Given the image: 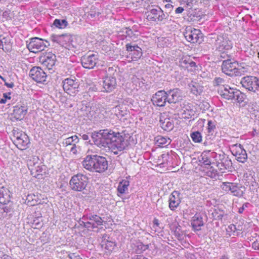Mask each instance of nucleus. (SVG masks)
<instances>
[{
	"label": "nucleus",
	"instance_id": "1",
	"mask_svg": "<svg viewBox=\"0 0 259 259\" xmlns=\"http://www.w3.org/2000/svg\"><path fill=\"white\" fill-rule=\"evenodd\" d=\"M93 142L100 148L108 147L115 154L123 150L129 144L125 135L111 129L101 130L92 133Z\"/></svg>",
	"mask_w": 259,
	"mask_h": 259
},
{
	"label": "nucleus",
	"instance_id": "2",
	"mask_svg": "<svg viewBox=\"0 0 259 259\" xmlns=\"http://www.w3.org/2000/svg\"><path fill=\"white\" fill-rule=\"evenodd\" d=\"M83 167L91 172L102 173L108 168V162L103 156L97 155H87L82 162Z\"/></svg>",
	"mask_w": 259,
	"mask_h": 259
},
{
	"label": "nucleus",
	"instance_id": "3",
	"mask_svg": "<svg viewBox=\"0 0 259 259\" xmlns=\"http://www.w3.org/2000/svg\"><path fill=\"white\" fill-rule=\"evenodd\" d=\"M210 38L212 40L214 39V45L216 49L221 53V57L225 58L226 53L231 50L232 48V41L229 39L227 34H222L218 35L215 37V35L210 34ZM213 42V40H212Z\"/></svg>",
	"mask_w": 259,
	"mask_h": 259
},
{
	"label": "nucleus",
	"instance_id": "4",
	"mask_svg": "<svg viewBox=\"0 0 259 259\" xmlns=\"http://www.w3.org/2000/svg\"><path fill=\"white\" fill-rule=\"evenodd\" d=\"M89 178L84 175L77 174L72 176L69 181L70 188L76 192H81L86 189Z\"/></svg>",
	"mask_w": 259,
	"mask_h": 259
},
{
	"label": "nucleus",
	"instance_id": "5",
	"mask_svg": "<svg viewBox=\"0 0 259 259\" xmlns=\"http://www.w3.org/2000/svg\"><path fill=\"white\" fill-rule=\"evenodd\" d=\"M103 222V221L100 217L92 214L83 215L79 220L80 225L89 230L97 228L99 226H102Z\"/></svg>",
	"mask_w": 259,
	"mask_h": 259
},
{
	"label": "nucleus",
	"instance_id": "6",
	"mask_svg": "<svg viewBox=\"0 0 259 259\" xmlns=\"http://www.w3.org/2000/svg\"><path fill=\"white\" fill-rule=\"evenodd\" d=\"M62 85L64 91L70 96H74L79 92V84L75 78H65L62 81Z\"/></svg>",
	"mask_w": 259,
	"mask_h": 259
},
{
	"label": "nucleus",
	"instance_id": "7",
	"mask_svg": "<svg viewBox=\"0 0 259 259\" xmlns=\"http://www.w3.org/2000/svg\"><path fill=\"white\" fill-rule=\"evenodd\" d=\"M48 45L47 41L38 37H33L27 41V48L31 52L34 53L43 51Z\"/></svg>",
	"mask_w": 259,
	"mask_h": 259
},
{
	"label": "nucleus",
	"instance_id": "8",
	"mask_svg": "<svg viewBox=\"0 0 259 259\" xmlns=\"http://www.w3.org/2000/svg\"><path fill=\"white\" fill-rule=\"evenodd\" d=\"M184 35L187 40L191 43H200L202 40V34L200 30L197 29L187 27Z\"/></svg>",
	"mask_w": 259,
	"mask_h": 259
},
{
	"label": "nucleus",
	"instance_id": "9",
	"mask_svg": "<svg viewBox=\"0 0 259 259\" xmlns=\"http://www.w3.org/2000/svg\"><path fill=\"white\" fill-rule=\"evenodd\" d=\"M125 48L128 53L127 58L129 59V62L138 61L142 56V49L137 45L128 43L125 45Z\"/></svg>",
	"mask_w": 259,
	"mask_h": 259
},
{
	"label": "nucleus",
	"instance_id": "10",
	"mask_svg": "<svg viewBox=\"0 0 259 259\" xmlns=\"http://www.w3.org/2000/svg\"><path fill=\"white\" fill-rule=\"evenodd\" d=\"M14 144L20 150H24L29 143V139L28 136L22 132H14Z\"/></svg>",
	"mask_w": 259,
	"mask_h": 259
},
{
	"label": "nucleus",
	"instance_id": "11",
	"mask_svg": "<svg viewBox=\"0 0 259 259\" xmlns=\"http://www.w3.org/2000/svg\"><path fill=\"white\" fill-rule=\"evenodd\" d=\"M232 154L236 157V160L244 163L247 159L246 151L241 144H234L230 147Z\"/></svg>",
	"mask_w": 259,
	"mask_h": 259
},
{
	"label": "nucleus",
	"instance_id": "12",
	"mask_svg": "<svg viewBox=\"0 0 259 259\" xmlns=\"http://www.w3.org/2000/svg\"><path fill=\"white\" fill-rule=\"evenodd\" d=\"M257 77L254 76H246L241 78V84L242 87L253 93L257 92Z\"/></svg>",
	"mask_w": 259,
	"mask_h": 259
},
{
	"label": "nucleus",
	"instance_id": "13",
	"mask_svg": "<svg viewBox=\"0 0 259 259\" xmlns=\"http://www.w3.org/2000/svg\"><path fill=\"white\" fill-rule=\"evenodd\" d=\"M29 76L38 83H44L47 77L45 71L39 67H33L30 70Z\"/></svg>",
	"mask_w": 259,
	"mask_h": 259
},
{
	"label": "nucleus",
	"instance_id": "14",
	"mask_svg": "<svg viewBox=\"0 0 259 259\" xmlns=\"http://www.w3.org/2000/svg\"><path fill=\"white\" fill-rule=\"evenodd\" d=\"M222 189L226 193L230 192L231 194L237 197H241L243 191L235 183L223 182L221 185Z\"/></svg>",
	"mask_w": 259,
	"mask_h": 259
},
{
	"label": "nucleus",
	"instance_id": "15",
	"mask_svg": "<svg viewBox=\"0 0 259 259\" xmlns=\"http://www.w3.org/2000/svg\"><path fill=\"white\" fill-rule=\"evenodd\" d=\"M79 142V139L76 135H74L66 138L62 142L63 146L68 147L69 150L72 153L76 154L77 153L79 147L76 145Z\"/></svg>",
	"mask_w": 259,
	"mask_h": 259
},
{
	"label": "nucleus",
	"instance_id": "16",
	"mask_svg": "<svg viewBox=\"0 0 259 259\" xmlns=\"http://www.w3.org/2000/svg\"><path fill=\"white\" fill-rule=\"evenodd\" d=\"M56 61V55L51 52L47 53L39 58V62L48 70L52 69L53 67L55 64Z\"/></svg>",
	"mask_w": 259,
	"mask_h": 259
},
{
	"label": "nucleus",
	"instance_id": "17",
	"mask_svg": "<svg viewBox=\"0 0 259 259\" xmlns=\"http://www.w3.org/2000/svg\"><path fill=\"white\" fill-rule=\"evenodd\" d=\"M152 101L154 105L159 107L165 106V103L168 102L167 92L164 91H159L157 92L152 99Z\"/></svg>",
	"mask_w": 259,
	"mask_h": 259
},
{
	"label": "nucleus",
	"instance_id": "18",
	"mask_svg": "<svg viewBox=\"0 0 259 259\" xmlns=\"http://www.w3.org/2000/svg\"><path fill=\"white\" fill-rule=\"evenodd\" d=\"M52 37L54 42H56L69 50L70 41L71 38V34L65 33L61 35H53Z\"/></svg>",
	"mask_w": 259,
	"mask_h": 259
},
{
	"label": "nucleus",
	"instance_id": "19",
	"mask_svg": "<svg viewBox=\"0 0 259 259\" xmlns=\"http://www.w3.org/2000/svg\"><path fill=\"white\" fill-rule=\"evenodd\" d=\"M238 64L235 62H233L231 59H227L223 62L222 70L223 72L228 75H233L236 72Z\"/></svg>",
	"mask_w": 259,
	"mask_h": 259
},
{
	"label": "nucleus",
	"instance_id": "20",
	"mask_svg": "<svg viewBox=\"0 0 259 259\" xmlns=\"http://www.w3.org/2000/svg\"><path fill=\"white\" fill-rule=\"evenodd\" d=\"M98 61V57L95 54L84 56L81 59L82 66L87 69L93 68L97 64Z\"/></svg>",
	"mask_w": 259,
	"mask_h": 259
},
{
	"label": "nucleus",
	"instance_id": "21",
	"mask_svg": "<svg viewBox=\"0 0 259 259\" xmlns=\"http://www.w3.org/2000/svg\"><path fill=\"white\" fill-rule=\"evenodd\" d=\"M116 85V80L115 77L112 76H107L103 81V91L110 93L115 89Z\"/></svg>",
	"mask_w": 259,
	"mask_h": 259
},
{
	"label": "nucleus",
	"instance_id": "22",
	"mask_svg": "<svg viewBox=\"0 0 259 259\" xmlns=\"http://www.w3.org/2000/svg\"><path fill=\"white\" fill-rule=\"evenodd\" d=\"M204 224L203 218L200 213H196L191 220V225L194 231L201 230Z\"/></svg>",
	"mask_w": 259,
	"mask_h": 259
},
{
	"label": "nucleus",
	"instance_id": "23",
	"mask_svg": "<svg viewBox=\"0 0 259 259\" xmlns=\"http://www.w3.org/2000/svg\"><path fill=\"white\" fill-rule=\"evenodd\" d=\"M167 92L168 103H176L182 99V92L179 89L170 90Z\"/></svg>",
	"mask_w": 259,
	"mask_h": 259
},
{
	"label": "nucleus",
	"instance_id": "24",
	"mask_svg": "<svg viewBox=\"0 0 259 259\" xmlns=\"http://www.w3.org/2000/svg\"><path fill=\"white\" fill-rule=\"evenodd\" d=\"M179 194L178 191H175L169 195V207L171 210H175L180 204Z\"/></svg>",
	"mask_w": 259,
	"mask_h": 259
},
{
	"label": "nucleus",
	"instance_id": "25",
	"mask_svg": "<svg viewBox=\"0 0 259 259\" xmlns=\"http://www.w3.org/2000/svg\"><path fill=\"white\" fill-rule=\"evenodd\" d=\"M237 91V89L231 88L229 86L227 85L225 87L223 90L219 91L220 95L224 98L227 100H233L234 99V96L235 91Z\"/></svg>",
	"mask_w": 259,
	"mask_h": 259
},
{
	"label": "nucleus",
	"instance_id": "26",
	"mask_svg": "<svg viewBox=\"0 0 259 259\" xmlns=\"http://www.w3.org/2000/svg\"><path fill=\"white\" fill-rule=\"evenodd\" d=\"M180 114L182 118L189 119L195 114V111L191 104H188L181 109Z\"/></svg>",
	"mask_w": 259,
	"mask_h": 259
},
{
	"label": "nucleus",
	"instance_id": "27",
	"mask_svg": "<svg viewBox=\"0 0 259 259\" xmlns=\"http://www.w3.org/2000/svg\"><path fill=\"white\" fill-rule=\"evenodd\" d=\"M215 153L210 151H204L199 157V161L205 165H210L211 163V158Z\"/></svg>",
	"mask_w": 259,
	"mask_h": 259
},
{
	"label": "nucleus",
	"instance_id": "28",
	"mask_svg": "<svg viewBox=\"0 0 259 259\" xmlns=\"http://www.w3.org/2000/svg\"><path fill=\"white\" fill-rule=\"evenodd\" d=\"M27 112V109L24 106H17L14 107V115L17 120L22 119Z\"/></svg>",
	"mask_w": 259,
	"mask_h": 259
},
{
	"label": "nucleus",
	"instance_id": "29",
	"mask_svg": "<svg viewBox=\"0 0 259 259\" xmlns=\"http://www.w3.org/2000/svg\"><path fill=\"white\" fill-rule=\"evenodd\" d=\"M220 157H222L220 159L221 162H218V166L222 170L227 169L232 166L231 160L228 157H226L224 154L220 155Z\"/></svg>",
	"mask_w": 259,
	"mask_h": 259
},
{
	"label": "nucleus",
	"instance_id": "30",
	"mask_svg": "<svg viewBox=\"0 0 259 259\" xmlns=\"http://www.w3.org/2000/svg\"><path fill=\"white\" fill-rule=\"evenodd\" d=\"M10 198V191L5 187H0V204L9 203Z\"/></svg>",
	"mask_w": 259,
	"mask_h": 259
},
{
	"label": "nucleus",
	"instance_id": "31",
	"mask_svg": "<svg viewBox=\"0 0 259 259\" xmlns=\"http://www.w3.org/2000/svg\"><path fill=\"white\" fill-rule=\"evenodd\" d=\"M9 203L0 204V219L7 218L11 214L12 207Z\"/></svg>",
	"mask_w": 259,
	"mask_h": 259
},
{
	"label": "nucleus",
	"instance_id": "32",
	"mask_svg": "<svg viewBox=\"0 0 259 259\" xmlns=\"http://www.w3.org/2000/svg\"><path fill=\"white\" fill-rule=\"evenodd\" d=\"M132 252L136 253H141L148 248V245H144L141 242L133 243L131 246Z\"/></svg>",
	"mask_w": 259,
	"mask_h": 259
},
{
	"label": "nucleus",
	"instance_id": "33",
	"mask_svg": "<svg viewBox=\"0 0 259 259\" xmlns=\"http://www.w3.org/2000/svg\"><path fill=\"white\" fill-rule=\"evenodd\" d=\"M189 87L191 92L196 96L200 95L203 89V87L202 85L193 81H192L191 83L189 84Z\"/></svg>",
	"mask_w": 259,
	"mask_h": 259
},
{
	"label": "nucleus",
	"instance_id": "34",
	"mask_svg": "<svg viewBox=\"0 0 259 259\" xmlns=\"http://www.w3.org/2000/svg\"><path fill=\"white\" fill-rule=\"evenodd\" d=\"M155 141L157 145L161 147L167 146L171 141L169 138L160 135L156 137Z\"/></svg>",
	"mask_w": 259,
	"mask_h": 259
},
{
	"label": "nucleus",
	"instance_id": "35",
	"mask_svg": "<svg viewBox=\"0 0 259 259\" xmlns=\"http://www.w3.org/2000/svg\"><path fill=\"white\" fill-rule=\"evenodd\" d=\"M83 43L80 36L76 35L71 34V38L70 41L69 50L72 48H77L78 46L81 45Z\"/></svg>",
	"mask_w": 259,
	"mask_h": 259
},
{
	"label": "nucleus",
	"instance_id": "36",
	"mask_svg": "<svg viewBox=\"0 0 259 259\" xmlns=\"http://www.w3.org/2000/svg\"><path fill=\"white\" fill-rule=\"evenodd\" d=\"M253 172L250 170H248L244 173L243 180L246 186L254 182L255 180L253 177Z\"/></svg>",
	"mask_w": 259,
	"mask_h": 259
},
{
	"label": "nucleus",
	"instance_id": "37",
	"mask_svg": "<svg viewBox=\"0 0 259 259\" xmlns=\"http://www.w3.org/2000/svg\"><path fill=\"white\" fill-rule=\"evenodd\" d=\"M130 185V182L127 180H122L119 182L118 187L117 191L120 194H124L128 190V187Z\"/></svg>",
	"mask_w": 259,
	"mask_h": 259
},
{
	"label": "nucleus",
	"instance_id": "38",
	"mask_svg": "<svg viewBox=\"0 0 259 259\" xmlns=\"http://www.w3.org/2000/svg\"><path fill=\"white\" fill-rule=\"evenodd\" d=\"M160 126L164 131H169L173 129L174 124L170 119L166 118L163 121L160 120Z\"/></svg>",
	"mask_w": 259,
	"mask_h": 259
},
{
	"label": "nucleus",
	"instance_id": "39",
	"mask_svg": "<svg viewBox=\"0 0 259 259\" xmlns=\"http://www.w3.org/2000/svg\"><path fill=\"white\" fill-rule=\"evenodd\" d=\"M68 24V22L65 19H56L54 21L53 25L59 29H64L66 28Z\"/></svg>",
	"mask_w": 259,
	"mask_h": 259
},
{
	"label": "nucleus",
	"instance_id": "40",
	"mask_svg": "<svg viewBox=\"0 0 259 259\" xmlns=\"http://www.w3.org/2000/svg\"><path fill=\"white\" fill-rule=\"evenodd\" d=\"M102 246L108 252H111L114 249L115 243L114 242L112 241L104 240L102 241Z\"/></svg>",
	"mask_w": 259,
	"mask_h": 259
},
{
	"label": "nucleus",
	"instance_id": "41",
	"mask_svg": "<svg viewBox=\"0 0 259 259\" xmlns=\"http://www.w3.org/2000/svg\"><path fill=\"white\" fill-rule=\"evenodd\" d=\"M235 93L233 100L239 103L243 102L246 97L245 95L238 90Z\"/></svg>",
	"mask_w": 259,
	"mask_h": 259
},
{
	"label": "nucleus",
	"instance_id": "42",
	"mask_svg": "<svg viewBox=\"0 0 259 259\" xmlns=\"http://www.w3.org/2000/svg\"><path fill=\"white\" fill-rule=\"evenodd\" d=\"M191 138L195 143H200L202 141V136L200 132L197 131L191 134Z\"/></svg>",
	"mask_w": 259,
	"mask_h": 259
},
{
	"label": "nucleus",
	"instance_id": "43",
	"mask_svg": "<svg viewBox=\"0 0 259 259\" xmlns=\"http://www.w3.org/2000/svg\"><path fill=\"white\" fill-rule=\"evenodd\" d=\"M10 44V39L9 37L0 36V48L4 50V47L7 50V47L9 46Z\"/></svg>",
	"mask_w": 259,
	"mask_h": 259
},
{
	"label": "nucleus",
	"instance_id": "44",
	"mask_svg": "<svg viewBox=\"0 0 259 259\" xmlns=\"http://www.w3.org/2000/svg\"><path fill=\"white\" fill-rule=\"evenodd\" d=\"M163 15V13L161 8L158 7H156L155 8H153L150 10V14L148 15V16L149 15L162 16Z\"/></svg>",
	"mask_w": 259,
	"mask_h": 259
},
{
	"label": "nucleus",
	"instance_id": "45",
	"mask_svg": "<svg viewBox=\"0 0 259 259\" xmlns=\"http://www.w3.org/2000/svg\"><path fill=\"white\" fill-rule=\"evenodd\" d=\"M191 61L188 57H182L179 61L180 66L183 68L186 69Z\"/></svg>",
	"mask_w": 259,
	"mask_h": 259
},
{
	"label": "nucleus",
	"instance_id": "46",
	"mask_svg": "<svg viewBox=\"0 0 259 259\" xmlns=\"http://www.w3.org/2000/svg\"><path fill=\"white\" fill-rule=\"evenodd\" d=\"M207 125V130L208 133L213 134L216 128L215 121H213L211 120H209L208 121Z\"/></svg>",
	"mask_w": 259,
	"mask_h": 259
},
{
	"label": "nucleus",
	"instance_id": "47",
	"mask_svg": "<svg viewBox=\"0 0 259 259\" xmlns=\"http://www.w3.org/2000/svg\"><path fill=\"white\" fill-rule=\"evenodd\" d=\"M28 165L30 166L31 167L29 168L31 171H35L36 172L38 173V175H39L40 173L42 172V167L41 166L37 165L35 166V164H33L32 166L31 165V161L30 160L28 163Z\"/></svg>",
	"mask_w": 259,
	"mask_h": 259
},
{
	"label": "nucleus",
	"instance_id": "48",
	"mask_svg": "<svg viewBox=\"0 0 259 259\" xmlns=\"http://www.w3.org/2000/svg\"><path fill=\"white\" fill-rule=\"evenodd\" d=\"M236 231V226L234 224L229 225L226 228L227 234L229 236H231Z\"/></svg>",
	"mask_w": 259,
	"mask_h": 259
},
{
	"label": "nucleus",
	"instance_id": "49",
	"mask_svg": "<svg viewBox=\"0 0 259 259\" xmlns=\"http://www.w3.org/2000/svg\"><path fill=\"white\" fill-rule=\"evenodd\" d=\"M33 197H35V195H28L27 197V200L28 201V204L30 205H35L37 204V200L33 198Z\"/></svg>",
	"mask_w": 259,
	"mask_h": 259
},
{
	"label": "nucleus",
	"instance_id": "50",
	"mask_svg": "<svg viewBox=\"0 0 259 259\" xmlns=\"http://www.w3.org/2000/svg\"><path fill=\"white\" fill-rule=\"evenodd\" d=\"M197 66L196 64V63L191 61L190 63L189 64L188 67H187V69L189 71L193 72L195 71L197 69Z\"/></svg>",
	"mask_w": 259,
	"mask_h": 259
},
{
	"label": "nucleus",
	"instance_id": "51",
	"mask_svg": "<svg viewBox=\"0 0 259 259\" xmlns=\"http://www.w3.org/2000/svg\"><path fill=\"white\" fill-rule=\"evenodd\" d=\"M10 95L11 93L3 94V98L0 100V104H5L7 100H10L11 98Z\"/></svg>",
	"mask_w": 259,
	"mask_h": 259
},
{
	"label": "nucleus",
	"instance_id": "52",
	"mask_svg": "<svg viewBox=\"0 0 259 259\" xmlns=\"http://www.w3.org/2000/svg\"><path fill=\"white\" fill-rule=\"evenodd\" d=\"M224 82V80L221 77H215L213 80L214 85H220Z\"/></svg>",
	"mask_w": 259,
	"mask_h": 259
},
{
	"label": "nucleus",
	"instance_id": "53",
	"mask_svg": "<svg viewBox=\"0 0 259 259\" xmlns=\"http://www.w3.org/2000/svg\"><path fill=\"white\" fill-rule=\"evenodd\" d=\"M206 174L207 176L211 178H214L217 175V170L213 169L212 170H209L207 171Z\"/></svg>",
	"mask_w": 259,
	"mask_h": 259
},
{
	"label": "nucleus",
	"instance_id": "54",
	"mask_svg": "<svg viewBox=\"0 0 259 259\" xmlns=\"http://www.w3.org/2000/svg\"><path fill=\"white\" fill-rule=\"evenodd\" d=\"M249 205H250V204L248 202H246V203H244L241 207L239 208L238 212L239 213H242L243 212V211H244V210L246 208H247L249 206Z\"/></svg>",
	"mask_w": 259,
	"mask_h": 259
},
{
	"label": "nucleus",
	"instance_id": "55",
	"mask_svg": "<svg viewBox=\"0 0 259 259\" xmlns=\"http://www.w3.org/2000/svg\"><path fill=\"white\" fill-rule=\"evenodd\" d=\"M252 247L254 249L259 250V237L252 243Z\"/></svg>",
	"mask_w": 259,
	"mask_h": 259
},
{
	"label": "nucleus",
	"instance_id": "56",
	"mask_svg": "<svg viewBox=\"0 0 259 259\" xmlns=\"http://www.w3.org/2000/svg\"><path fill=\"white\" fill-rule=\"evenodd\" d=\"M205 119L200 118L197 121V126H198L200 128H202L204 126L205 123Z\"/></svg>",
	"mask_w": 259,
	"mask_h": 259
},
{
	"label": "nucleus",
	"instance_id": "57",
	"mask_svg": "<svg viewBox=\"0 0 259 259\" xmlns=\"http://www.w3.org/2000/svg\"><path fill=\"white\" fill-rule=\"evenodd\" d=\"M11 256L0 250V259H7Z\"/></svg>",
	"mask_w": 259,
	"mask_h": 259
},
{
	"label": "nucleus",
	"instance_id": "58",
	"mask_svg": "<svg viewBox=\"0 0 259 259\" xmlns=\"http://www.w3.org/2000/svg\"><path fill=\"white\" fill-rule=\"evenodd\" d=\"M70 259H81L79 255H76L75 253H70L68 255Z\"/></svg>",
	"mask_w": 259,
	"mask_h": 259
},
{
	"label": "nucleus",
	"instance_id": "59",
	"mask_svg": "<svg viewBox=\"0 0 259 259\" xmlns=\"http://www.w3.org/2000/svg\"><path fill=\"white\" fill-rule=\"evenodd\" d=\"M183 1L188 6L191 7L193 5V0H183Z\"/></svg>",
	"mask_w": 259,
	"mask_h": 259
},
{
	"label": "nucleus",
	"instance_id": "60",
	"mask_svg": "<svg viewBox=\"0 0 259 259\" xmlns=\"http://www.w3.org/2000/svg\"><path fill=\"white\" fill-rule=\"evenodd\" d=\"M132 259H148L143 255H135Z\"/></svg>",
	"mask_w": 259,
	"mask_h": 259
},
{
	"label": "nucleus",
	"instance_id": "61",
	"mask_svg": "<svg viewBox=\"0 0 259 259\" xmlns=\"http://www.w3.org/2000/svg\"><path fill=\"white\" fill-rule=\"evenodd\" d=\"M5 85L9 88H13L14 87V84L13 82H8L5 81Z\"/></svg>",
	"mask_w": 259,
	"mask_h": 259
},
{
	"label": "nucleus",
	"instance_id": "62",
	"mask_svg": "<svg viewBox=\"0 0 259 259\" xmlns=\"http://www.w3.org/2000/svg\"><path fill=\"white\" fill-rule=\"evenodd\" d=\"M184 9L182 7H178L176 9L175 12L176 14H180L182 13Z\"/></svg>",
	"mask_w": 259,
	"mask_h": 259
},
{
	"label": "nucleus",
	"instance_id": "63",
	"mask_svg": "<svg viewBox=\"0 0 259 259\" xmlns=\"http://www.w3.org/2000/svg\"><path fill=\"white\" fill-rule=\"evenodd\" d=\"M98 88L96 85H93V87H91L89 88L90 91L96 92L98 91Z\"/></svg>",
	"mask_w": 259,
	"mask_h": 259
},
{
	"label": "nucleus",
	"instance_id": "64",
	"mask_svg": "<svg viewBox=\"0 0 259 259\" xmlns=\"http://www.w3.org/2000/svg\"><path fill=\"white\" fill-rule=\"evenodd\" d=\"M82 138L83 140H88L89 139V137L87 134H83L82 136Z\"/></svg>",
	"mask_w": 259,
	"mask_h": 259
}]
</instances>
